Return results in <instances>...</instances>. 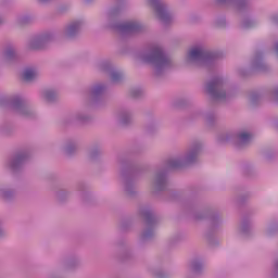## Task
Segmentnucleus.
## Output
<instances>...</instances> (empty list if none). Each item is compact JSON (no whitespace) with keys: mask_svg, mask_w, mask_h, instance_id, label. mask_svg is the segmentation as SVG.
Instances as JSON below:
<instances>
[{"mask_svg":"<svg viewBox=\"0 0 278 278\" xmlns=\"http://www.w3.org/2000/svg\"><path fill=\"white\" fill-rule=\"evenodd\" d=\"M78 29H79V24H72L67 28L68 36H73L75 34V31H77Z\"/></svg>","mask_w":278,"mask_h":278,"instance_id":"nucleus-8","label":"nucleus"},{"mask_svg":"<svg viewBox=\"0 0 278 278\" xmlns=\"http://www.w3.org/2000/svg\"><path fill=\"white\" fill-rule=\"evenodd\" d=\"M222 84L223 80H220L219 78H216L213 81L208 83L206 87L208 94H212L216 99H220V97L223 96L218 94V90H220Z\"/></svg>","mask_w":278,"mask_h":278,"instance_id":"nucleus-2","label":"nucleus"},{"mask_svg":"<svg viewBox=\"0 0 278 278\" xmlns=\"http://www.w3.org/2000/svg\"><path fill=\"white\" fill-rule=\"evenodd\" d=\"M155 5V10H156V14L159 15V18H161V21H166V18H168V13L166 12V9H164V5L156 3Z\"/></svg>","mask_w":278,"mask_h":278,"instance_id":"nucleus-4","label":"nucleus"},{"mask_svg":"<svg viewBox=\"0 0 278 278\" xmlns=\"http://www.w3.org/2000/svg\"><path fill=\"white\" fill-rule=\"evenodd\" d=\"M33 79H36V71L31 68L24 71L23 80L31 81Z\"/></svg>","mask_w":278,"mask_h":278,"instance_id":"nucleus-5","label":"nucleus"},{"mask_svg":"<svg viewBox=\"0 0 278 278\" xmlns=\"http://www.w3.org/2000/svg\"><path fill=\"white\" fill-rule=\"evenodd\" d=\"M239 140L242 144H247L251 140V135L248 132H241L239 135Z\"/></svg>","mask_w":278,"mask_h":278,"instance_id":"nucleus-6","label":"nucleus"},{"mask_svg":"<svg viewBox=\"0 0 278 278\" xmlns=\"http://www.w3.org/2000/svg\"><path fill=\"white\" fill-rule=\"evenodd\" d=\"M146 62H156V64H159V66H164L166 64V62H168V58H166V55L164 54L162 49L156 48L153 50L151 55L146 58Z\"/></svg>","mask_w":278,"mask_h":278,"instance_id":"nucleus-1","label":"nucleus"},{"mask_svg":"<svg viewBox=\"0 0 278 278\" xmlns=\"http://www.w3.org/2000/svg\"><path fill=\"white\" fill-rule=\"evenodd\" d=\"M45 97H46V99H47L48 101H51V97H53V92H52V91H47V92L45 93Z\"/></svg>","mask_w":278,"mask_h":278,"instance_id":"nucleus-9","label":"nucleus"},{"mask_svg":"<svg viewBox=\"0 0 278 278\" xmlns=\"http://www.w3.org/2000/svg\"><path fill=\"white\" fill-rule=\"evenodd\" d=\"M201 58H205V52L201 48H192L189 51L188 59L189 60H201Z\"/></svg>","mask_w":278,"mask_h":278,"instance_id":"nucleus-3","label":"nucleus"},{"mask_svg":"<svg viewBox=\"0 0 278 278\" xmlns=\"http://www.w3.org/2000/svg\"><path fill=\"white\" fill-rule=\"evenodd\" d=\"M137 27H138V24L134 22H129L124 25V29H126L127 31H136Z\"/></svg>","mask_w":278,"mask_h":278,"instance_id":"nucleus-7","label":"nucleus"}]
</instances>
